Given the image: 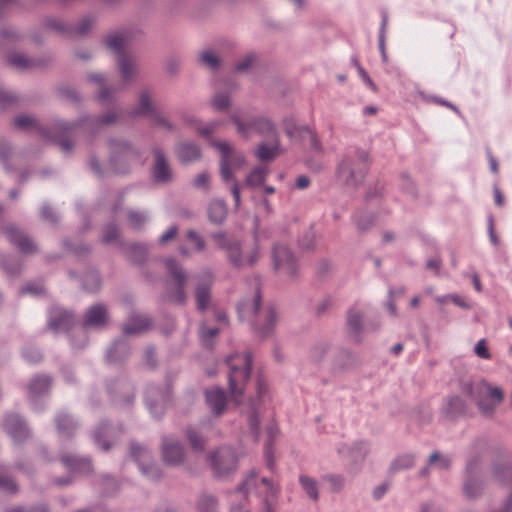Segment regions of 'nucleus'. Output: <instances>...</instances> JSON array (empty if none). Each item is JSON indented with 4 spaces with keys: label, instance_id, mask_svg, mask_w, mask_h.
Returning a JSON list of instances; mask_svg holds the SVG:
<instances>
[{
    "label": "nucleus",
    "instance_id": "obj_49",
    "mask_svg": "<svg viewBox=\"0 0 512 512\" xmlns=\"http://www.w3.org/2000/svg\"><path fill=\"white\" fill-rule=\"evenodd\" d=\"M146 221V217L143 214L135 211H130L128 214V222L132 228H140Z\"/></svg>",
    "mask_w": 512,
    "mask_h": 512
},
{
    "label": "nucleus",
    "instance_id": "obj_56",
    "mask_svg": "<svg viewBox=\"0 0 512 512\" xmlns=\"http://www.w3.org/2000/svg\"><path fill=\"white\" fill-rule=\"evenodd\" d=\"M187 237L190 241H192L198 251H203L205 248V242L201 236H199L195 231L189 230L187 232Z\"/></svg>",
    "mask_w": 512,
    "mask_h": 512
},
{
    "label": "nucleus",
    "instance_id": "obj_17",
    "mask_svg": "<svg viewBox=\"0 0 512 512\" xmlns=\"http://www.w3.org/2000/svg\"><path fill=\"white\" fill-rule=\"evenodd\" d=\"M153 176L159 182H167L172 178L170 166L159 150L154 152Z\"/></svg>",
    "mask_w": 512,
    "mask_h": 512
},
{
    "label": "nucleus",
    "instance_id": "obj_42",
    "mask_svg": "<svg viewBox=\"0 0 512 512\" xmlns=\"http://www.w3.org/2000/svg\"><path fill=\"white\" fill-rule=\"evenodd\" d=\"M413 463L414 459L411 455H402L392 463L391 469L394 471L406 469L411 467Z\"/></svg>",
    "mask_w": 512,
    "mask_h": 512
},
{
    "label": "nucleus",
    "instance_id": "obj_43",
    "mask_svg": "<svg viewBox=\"0 0 512 512\" xmlns=\"http://www.w3.org/2000/svg\"><path fill=\"white\" fill-rule=\"evenodd\" d=\"M218 334L217 328H207L202 326L200 329V339L205 347L211 346V339H213Z\"/></svg>",
    "mask_w": 512,
    "mask_h": 512
},
{
    "label": "nucleus",
    "instance_id": "obj_64",
    "mask_svg": "<svg viewBox=\"0 0 512 512\" xmlns=\"http://www.w3.org/2000/svg\"><path fill=\"white\" fill-rule=\"evenodd\" d=\"M41 217L48 221H55L56 216L53 210L49 206H43L41 208Z\"/></svg>",
    "mask_w": 512,
    "mask_h": 512
},
{
    "label": "nucleus",
    "instance_id": "obj_60",
    "mask_svg": "<svg viewBox=\"0 0 512 512\" xmlns=\"http://www.w3.org/2000/svg\"><path fill=\"white\" fill-rule=\"evenodd\" d=\"M450 301L453 302L456 306H459L464 309H470L471 307L462 296L457 294H451Z\"/></svg>",
    "mask_w": 512,
    "mask_h": 512
},
{
    "label": "nucleus",
    "instance_id": "obj_19",
    "mask_svg": "<svg viewBox=\"0 0 512 512\" xmlns=\"http://www.w3.org/2000/svg\"><path fill=\"white\" fill-rule=\"evenodd\" d=\"M206 402L215 415H221L226 407V395L220 388L208 389L205 392Z\"/></svg>",
    "mask_w": 512,
    "mask_h": 512
},
{
    "label": "nucleus",
    "instance_id": "obj_1",
    "mask_svg": "<svg viewBox=\"0 0 512 512\" xmlns=\"http://www.w3.org/2000/svg\"><path fill=\"white\" fill-rule=\"evenodd\" d=\"M462 394L470 398L484 416L493 415L504 399L503 391L499 387L485 381L464 384Z\"/></svg>",
    "mask_w": 512,
    "mask_h": 512
},
{
    "label": "nucleus",
    "instance_id": "obj_28",
    "mask_svg": "<svg viewBox=\"0 0 512 512\" xmlns=\"http://www.w3.org/2000/svg\"><path fill=\"white\" fill-rule=\"evenodd\" d=\"M149 326L150 320L147 317L137 316L124 326V333L127 335L137 334L147 329Z\"/></svg>",
    "mask_w": 512,
    "mask_h": 512
},
{
    "label": "nucleus",
    "instance_id": "obj_63",
    "mask_svg": "<svg viewBox=\"0 0 512 512\" xmlns=\"http://www.w3.org/2000/svg\"><path fill=\"white\" fill-rule=\"evenodd\" d=\"M440 266L441 260L438 257L429 259L426 263V268L429 270H434L435 274L437 275L439 274Z\"/></svg>",
    "mask_w": 512,
    "mask_h": 512
},
{
    "label": "nucleus",
    "instance_id": "obj_16",
    "mask_svg": "<svg viewBox=\"0 0 512 512\" xmlns=\"http://www.w3.org/2000/svg\"><path fill=\"white\" fill-rule=\"evenodd\" d=\"M131 456L138 462L140 470L151 479L160 476L158 469L154 466H145V461L150 458L149 452L140 445L131 446Z\"/></svg>",
    "mask_w": 512,
    "mask_h": 512
},
{
    "label": "nucleus",
    "instance_id": "obj_21",
    "mask_svg": "<svg viewBox=\"0 0 512 512\" xmlns=\"http://www.w3.org/2000/svg\"><path fill=\"white\" fill-rule=\"evenodd\" d=\"M108 316L106 308L102 305L92 306L86 313L85 326L101 327L107 323Z\"/></svg>",
    "mask_w": 512,
    "mask_h": 512
},
{
    "label": "nucleus",
    "instance_id": "obj_44",
    "mask_svg": "<svg viewBox=\"0 0 512 512\" xmlns=\"http://www.w3.org/2000/svg\"><path fill=\"white\" fill-rule=\"evenodd\" d=\"M14 123L16 127L23 129L37 126L36 120L33 117L27 115L16 117Z\"/></svg>",
    "mask_w": 512,
    "mask_h": 512
},
{
    "label": "nucleus",
    "instance_id": "obj_26",
    "mask_svg": "<svg viewBox=\"0 0 512 512\" xmlns=\"http://www.w3.org/2000/svg\"><path fill=\"white\" fill-rule=\"evenodd\" d=\"M111 149L113 152L111 163L113 165L118 160H130L133 155L131 148L124 142L111 143Z\"/></svg>",
    "mask_w": 512,
    "mask_h": 512
},
{
    "label": "nucleus",
    "instance_id": "obj_33",
    "mask_svg": "<svg viewBox=\"0 0 512 512\" xmlns=\"http://www.w3.org/2000/svg\"><path fill=\"white\" fill-rule=\"evenodd\" d=\"M451 460L448 456L439 452H433L429 457V466H433L439 470H446L450 467Z\"/></svg>",
    "mask_w": 512,
    "mask_h": 512
},
{
    "label": "nucleus",
    "instance_id": "obj_13",
    "mask_svg": "<svg viewBox=\"0 0 512 512\" xmlns=\"http://www.w3.org/2000/svg\"><path fill=\"white\" fill-rule=\"evenodd\" d=\"M166 267L173 277L176 285V291L173 294H169V298L172 301L183 303L185 300L184 284L186 282V276L182 268L172 259L166 261Z\"/></svg>",
    "mask_w": 512,
    "mask_h": 512
},
{
    "label": "nucleus",
    "instance_id": "obj_20",
    "mask_svg": "<svg viewBox=\"0 0 512 512\" xmlns=\"http://www.w3.org/2000/svg\"><path fill=\"white\" fill-rule=\"evenodd\" d=\"M5 427L16 442L22 441L29 435L24 422L17 415H9L5 420Z\"/></svg>",
    "mask_w": 512,
    "mask_h": 512
},
{
    "label": "nucleus",
    "instance_id": "obj_29",
    "mask_svg": "<svg viewBox=\"0 0 512 512\" xmlns=\"http://www.w3.org/2000/svg\"><path fill=\"white\" fill-rule=\"evenodd\" d=\"M269 170L266 167L254 168L246 178V185L255 187L264 183L268 176Z\"/></svg>",
    "mask_w": 512,
    "mask_h": 512
},
{
    "label": "nucleus",
    "instance_id": "obj_34",
    "mask_svg": "<svg viewBox=\"0 0 512 512\" xmlns=\"http://www.w3.org/2000/svg\"><path fill=\"white\" fill-rule=\"evenodd\" d=\"M348 329L353 337L357 338L361 330V315L355 310L348 313Z\"/></svg>",
    "mask_w": 512,
    "mask_h": 512
},
{
    "label": "nucleus",
    "instance_id": "obj_23",
    "mask_svg": "<svg viewBox=\"0 0 512 512\" xmlns=\"http://www.w3.org/2000/svg\"><path fill=\"white\" fill-rule=\"evenodd\" d=\"M62 462L71 472L89 473L92 470L89 460L75 456H63Z\"/></svg>",
    "mask_w": 512,
    "mask_h": 512
},
{
    "label": "nucleus",
    "instance_id": "obj_40",
    "mask_svg": "<svg viewBox=\"0 0 512 512\" xmlns=\"http://www.w3.org/2000/svg\"><path fill=\"white\" fill-rule=\"evenodd\" d=\"M367 453L368 448L364 442L357 443L348 451V454L353 461L363 460Z\"/></svg>",
    "mask_w": 512,
    "mask_h": 512
},
{
    "label": "nucleus",
    "instance_id": "obj_22",
    "mask_svg": "<svg viewBox=\"0 0 512 512\" xmlns=\"http://www.w3.org/2000/svg\"><path fill=\"white\" fill-rule=\"evenodd\" d=\"M469 408L467 403L460 396H452L448 399L445 413L450 418L465 416L468 414Z\"/></svg>",
    "mask_w": 512,
    "mask_h": 512
},
{
    "label": "nucleus",
    "instance_id": "obj_51",
    "mask_svg": "<svg viewBox=\"0 0 512 512\" xmlns=\"http://www.w3.org/2000/svg\"><path fill=\"white\" fill-rule=\"evenodd\" d=\"M115 120H116V115L114 113H109V114L105 115L103 118H101L100 120H90L89 119V120H85L80 125L81 126H92L94 124H96V125L110 124V123H113Z\"/></svg>",
    "mask_w": 512,
    "mask_h": 512
},
{
    "label": "nucleus",
    "instance_id": "obj_53",
    "mask_svg": "<svg viewBox=\"0 0 512 512\" xmlns=\"http://www.w3.org/2000/svg\"><path fill=\"white\" fill-rule=\"evenodd\" d=\"M212 106L216 110H224L229 106V98L224 94H218L212 99Z\"/></svg>",
    "mask_w": 512,
    "mask_h": 512
},
{
    "label": "nucleus",
    "instance_id": "obj_14",
    "mask_svg": "<svg viewBox=\"0 0 512 512\" xmlns=\"http://www.w3.org/2000/svg\"><path fill=\"white\" fill-rule=\"evenodd\" d=\"M138 113L149 115L156 125L165 128H171L170 123L164 117L161 116L159 111L153 105L148 93L146 92L142 93L140 96Z\"/></svg>",
    "mask_w": 512,
    "mask_h": 512
},
{
    "label": "nucleus",
    "instance_id": "obj_5",
    "mask_svg": "<svg viewBox=\"0 0 512 512\" xmlns=\"http://www.w3.org/2000/svg\"><path fill=\"white\" fill-rule=\"evenodd\" d=\"M278 492V487L275 486L269 479H258L257 475L251 474L244 481L242 486L239 487V489L234 493V498L236 500H242L243 498H246L249 494H263L264 503L266 506L265 512H272L271 505Z\"/></svg>",
    "mask_w": 512,
    "mask_h": 512
},
{
    "label": "nucleus",
    "instance_id": "obj_39",
    "mask_svg": "<svg viewBox=\"0 0 512 512\" xmlns=\"http://www.w3.org/2000/svg\"><path fill=\"white\" fill-rule=\"evenodd\" d=\"M197 305L200 310H204L209 302V287L207 285H199L196 290Z\"/></svg>",
    "mask_w": 512,
    "mask_h": 512
},
{
    "label": "nucleus",
    "instance_id": "obj_7",
    "mask_svg": "<svg viewBox=\"0 0 512 512\" xmlns=\"http://www.w3.org/2000/svg\"><path fill=\"white\" fill-rule=\"evenodd\" d=\"M128 37L123 33H113L107 36V47L118 56L122 77L129 81L134 73V63L130 55L126 53Z\"/></svg>",
    "mask_w": 512,
    "mask_h": 512
},
{
    "label": "nucleus",
    "instance_id": "obj_4",
    "mask_svg": "<svg viewBox=\"0 0 512 512\" xmlns=\"http://www.w3.org/2000/svg\"><path fill=\"white\" fill-rule=\"evenodd\" d=\"M368 169V154L364 151L346 156L338 165L337 179L346 185H357Z\"/></svg>",
    "mask_w": 512,
    "mask_h": 512
},
{
    "label": "nucleus",
    "instance_id": "obj_41",
    "mask_svg": "<svg viewBox=\"0 0 512 512\" xmlns=\"http://www.w3.org/2000/svg\"><path fill=\"white\" fill-rule=\"evenodd\" d=\"M200 61L203 65L216 69L220 65L218 57L210 50L204 51L200 56Z\"/></svg>",
    "mask_w": 512,
    "mask_h": 512
},
{
    "label": "nucleus",
    "instance_id": "obj_46",
    "mask_svg": "<svg viewBox=\"0 0 512 512\" xmlns=\"http://www.w3.org/2000/svg\"><path fill=\"white\" fill-rule=\"evenodd\" d=\"M146 253V247L141 244H132L130 246V255L131 258L135 261H142L145 258Z\"/></svg>",
    "mask_w": 512,
    "mask_h": 512
},
{
    "label": "nucleus",
    "instance_id": "obj_59",
    "mask_svg": "<svg viewBox=\"0 0 512 512\" xmlns=\"http://www.w3.org/2000/svg\"><path fill=\"white\" fill-rule=\"evenodd\" d=\"M255 61V56L253 54H249L246 56V58L240 62L237 66H236V70L237 71H245L247 70L249 67H251V65L253 64V62Z\"/></svg>",
    "mask_w": 512,
    "mask_h": 512
},
{
    "label": "nucleus",
    "instance_id": "obj_57",
    "mask_svg": "<svg viewBox=\"0 0 512 512\" xmlns=\"http://www.w3.org/2000/svg\"><path fill=\"white\" fill-rule=\"evenodd\" d=\"M209 174L206 172L198 174L194 179V186L197 188L207 189L209 187Z\"/></svg>",
    "mask_w": 512,
    "mask_h": 512
},
{
    "label": "nucleus",
    "instance_id": "obj_15",
    "mask_svg": "<svg viewBox=\"0 0 512 512\" xmlns=\"http://www.w3.org/2000/svg\"><path fill=\"white\" fill-rule=\"evenodd\" d=\"M6 235L9 241L15 245L22 253L30 254L36 250L34 242L17 228L8 227L6 229Z\"/></svg>",
    "mask_w": 512,
    "mask_h": 512
},
{
    "label": "nucleus",
    "instance_id": "obj_8",
    "mask_svg": "<svg viewBox=\"0 0 512 512\" xmlns=\"http://www.w3.org/2000/svg\"><path fill=\"white\" fill-rule=\"evenodd\" d=\"M214 146L221 153L220 174L225 182L234 181L233 170L239 169L245 165L244 156L235 151L230 144L226 142H216Z\"/></svg>",
    "mask_w": 512,
    "mask_h": 512
},
{
    "label": "nucleus",
    "instance_id": "obj_27",
    "mask_svg": "<svg viewBox=\"0 0 512 512\" xmlns=\"http://www.w3.org/2000/svg\"><path fill=\"white\" fill-rule=\"evenodd\" d=\"M226 214H227V209H226V205L223 201L215 200V201L211 202L209 209H208V215H209V219L212 222L221 223L225 219Z\"/></svg>",
    "mask_w": 512,
    "mask_h": 512
},
{
    "label": "nucleus",
    "instance_id": "obj_11",
    "mask_svg": "<svg viewBox=\"0 0 512 512\" xmlns=\"http://www.w3.org/2000/svg\"><path fill=\"white\" fill-rule=\"evenodd\" d=\"M237 460V455L231 447L220 448L210 457V463L218 475H225L234 470Z\"/></svg>",
    "mask_w": 512,
    "mask_h": 512
},
{
    "label": "nucleus",
    "instance_id": "obj_31",
    "mask_svg": "<svg viewBox=\"0 0 512 512\" xmlns=\"http://www.w3.org/2000/svg\"><path fill=\"white\" fill-rule=\"evenodd\" d=\"M51 385V380L47 376L34 378L29 385V393L32 396L40 395L46 392Z\"/></svg>",
    "mask_w": 512,
    "mask_h": 512
},
{
    "label": "nucleus",
    "instance_id": "obj_35",
    "mask_svg": "<svg viewBox=\"0 0 512 512\" xmlns=\"http://www.w3.org/2000/svg\"><path fill=\"white\" fill-rule=\"evenodd\" d=\"M278 154V143L273 147H269L265 144H261L258 146L256 150V156L258 159L262 161L272 160Z\"/></svg>",
    "mask_w": 512,
    "mask_h": 512
},
{
    "label": "nucleus",
    "instance_id": "obj_54",
    "mask_svg": "<svg viewBox=\"0 0 512 512\" xmlns=\"http://www.w3.org/2000/svg\"><path fill=\"white\" fill-rule=\"evenodd\" d=\"M118 238V228L115 225H109L105 228L103 234V241L105 243H112Z\"/></svg>",
    "mask_w": 512,
    "mask_h": 512
},
{
    "label": "nucleus",
    "instance_id": "obj_58",
    "mask_svg": "<svg viewBox=\"0 0 512 512\" xmlns=\"http://www.w3.org/2000/svg\"><path fill=\"white\" fill-rule=\"evenodd\" d=\"M90 28H91V21L88 19H84L76 27L71 29L70 32L82 35V34H85L86 32H88Z\"/></svg>",
    "mask_w": 512,
    "mask_h": 512
},
{
    "label": "nucleus",
    "instance_id": "obj_62",
    "mask_svg": "<svg viewBox=\"0 0 512 512\" xmlns=\"http://www.w3.org/2000/svg\"><path fill=\"white\" fill-rule=\"evenodd\" d=\"M284 129L289 137L295 136L297 128L294 124L293 119L284 120Z\"/></svg>",
    "mask_w": 512,
    "mask_h": 512
},
{
    "label": "nucleus",
    "instance_id": "obj_18",
    "mask_svg": "<svg viewBox=\"0 0 512 512\" xmlns=\"http://www.w3.org/2000/svg\"><path fill=\"white\" fill-rule=\"evenodd\" d=\"M73 315L60 308H54L50 313L49 325L54 330H67L73 324Z\"/></svg>",
    "mask_w": 512,
    "mask_h": 512
},
{
    "label": "nucleus",
    "instance_id": "obj_38",
    "mask_svg": "<svg viewBox=\"0 0 512 512\" xmlns=\"http://www.w3.org/2000/svg\"><path fill=\"white\" fill-rule=\"evenodd\" d=\"M198 512H218L215 498L203 495L198 503Z\"/></svg>",
    "mask_w": 512,
    "mask_h": 512
},
{
    "label": "nucleus",
    "instance_id": "obj_36",
    "mask_svg": "<svg viewBox=\"0 0 512 512\" xmlns=\"http://www.w3.org/2000/svg\"><path fill=\"white\" fill-rule=\"evenodd\" d=\"M187 437L191 447L195 451H202L204 449L205 440L195 428H189L187 430Z\"/></svg>",
    "mask_w": 512,
    "mask_h": 512
},
{
    "label": "nucleus",
    "instance_id": "obj_45",
    "mask_svg": "<svg viewBox=\"0 0 512 512\" xmlns=\"http://www.w3.org/2000/svg\"><path fill=\"white\" fill-rule=\"evenodd\" d=\"M464 493L468 498H475L480 493V485L470 479L464 484Z\"/></svg>",
    "mask_w": 512,
    "mask_h": 512
},
{
    "label": "nucleus",
    "instance_id": "obj_10",
    "mask_svg": "<svg viewBox=\"0 0 512 512\" xmlns=\"http://www.w3.org/2000/svg\"><path fill=\"white\" fill-rule=\"evenodd\" d=\"M233 121L237 126V132L243 137H249L254 132L275 135L274 125L266 118H256L245 123L238 116H233Z\"/></svg>",
    "mask_w": 512,
    "mask_h": 512
},
{
    "label": "nucleus",
    "instance_id": "obj_30",
    "mask_svg": "<svg viewBox=\"0 0 512 512\" xmlns=\"http://www.w3.org/2000/svg\"><path fill=\"white\" fill-rule=\"evenodd\" d=\"M55 422L56 428L60 434L70 435L76 428V424L73 419L64 413L57 415Z\"/></svg>",
    "mask_w": 512,
    "mask_h": 512
},
{
    "label": "nucleus",
    "instance_id": "obj_52",
    "mask_svg": "<svg viewBox=\"0 0 512 512\" xmlns=\"http://www.w3.org/2000/svg\"><path fill=\"white\" fill-rule=\"evenodd\" d=\"M109 430H110V428L108 426L103 425L94 434L96 443H98L103 450H108L110 447V445L107 442L102 441V434H105V435L108 434Z\"/></svg>",
    "mask_w": 512,
    "mask_h": 512
},
{
    "label": "nucleus",
    "instance_id": "obj_61",
    "mask_svg": "<svg viewBox=\"0 0 512 512\" xmlns=\"http://www.w3.org/2000/svg\"><path fill=\"white\" fill-rule=\"evenodd\" d=\"M44 292L42 285L30 284L23 289V293H31L33 295H40Z\"/></svg>",
    "mask_w": 512,
    "mask_h": 512
},
{
    "label": "nucleus",
    "instance_id": "obj_9",
    "mask_svg": "<svg viewBox=\"0 0 512 512\" xmlns=\"http://www.w3.org/2000/svg\"><path fill=\"white\" fill-rule=\"evenodd\" d=\"M274 269L289 277L297 271V261L285 245H275L272 252Z\"/></svg>",
    "mask_w": 512,
    "mask_h": 512
},
{
    "label": "nucleus",
    "instance_id": "obj_32",
    "mask_svg": "<svg viewBox=\"0 0 512 512\" xmlns=\"http://www.w3.org/2000/svg\"><path fill=\"white\" fill-rule=\"evenodd\" d=\"M299 481H300V484H301L302 488L307 493V495L311 499L317 500L318 497H319V495H318V488H317V482L314 479H312V478H310L308 476H305V475L300 476Z\"/></svg>",
    "mask_w": 512,
    "mask_h": 512
},
{
    "label": "nucleus",
    "instance_id": "obj_3",
    "mask_svg": "<svg viewBox=\"0 0 512 512\" xmlns=\"http://www.w3.org/2000/svg\"><path fill=\"white\" fill-rule=\"evenodd\" d=\"M212 237L219 248L227 251L229 261L236 267L253 265L260 257V250L256 242L251 245L232 243L227 241L223 233H214Z\"/></svg>",
    "mask_w": 512,
    "mask_h": 512
},
{
    "label": "nucleus",
    "instance_id": "obj_55",
    "mask_svg": "<svg viewBox=\"0 0 512 512\" xmlns=\"http://www.w3.org/2000/svg\"><path fill=\"white\" fill-rule=\"evenodd\" d=\"M475 353L482 359H490L491 355L488 351L485 339H481L475 346Z\"/></svg>",
    "mask_w": 512,
    "mask_h": 512
},
{
    "label": "nucleus",
    "instance_id": "obj_50",
    "mask_svg": "<svg viewBox=\"0 0 512 512\" xmlns=\"http://www.w3.org/2000/svg\"><path fill=\"white\" fill-rule=\"evenodd\" d=\"M126 344L122 341L116 342L113 346L108 350L107 359L109 362H115L117 360L116 354L118 352L126 351Z\"/></svg>",
    "mask_w": 512,
    "mask_h": 512
},
{
    "label": "nucleus",
    "instance_id": "obj_47",
    "mask_svg": "<svg viewBox=\"0 0 512 512\" xmlns=\"http://www.w3.org/2000/svg\"><path fill=\"white\" fill-rule=\"evenodd\" d=\"M329 483V488L333 492H338L344 485V479L341 476L329 475L324 478Z\"/></svg>",
    "mask_w": 512,
    "mask_h": 512
},
{
    "label": "nucleus",
    "instance_id": "obj_37",
    "mask_svg": "<svg viewBox=\"0 0 512 512\" xmlns=\"http://www.w3.org/2000/svg\"><path fill=\"white\" fill-rule=\"evenodd\" d=\"M8 62L17 69L31 68L36 65L33 60L28 59L24 55L13 54L8 58Z\"/></svg>",
    "mask_w": 512,
    "mask_h": 512
},
{
    "label": "nucleus",
    "instance_id": "obj_24",
    "mask_svg": "<svg viewBox=\"0 0 512 512\" xmlns=\"http://www.w3.org/2000/svg\"><path fill=\"white\" fill-rule=\"evenodd\" d=\"M178 158L184 162H193L200 158V149L198 146L189 143H182L176 150Z\"/></svg>",
    "mask_w": 512,
    "mask_h": 512
},
{
    "label": "nucleus",
    "instance_id": "obj_2",
    "mask_svg": "<svg viewBox=\"0 0 512 512\" xmlns=\"http://www.w3.org/2000/svg\"><path fill=\"white\" fill-rule=\"evenodd\" d=\"M227 364L230 367L228 377L230 393L233 400L239 404V397L243 394L250 376L251 355L249 353L231 355L227 358Z\"/></svg>",
    "mask_w": 512,
    "mask_h": 512
},
{
    "label": "nucleus",
    "instance_id": "obj_48",
    "mask_svg": "<svg viewBox=\"0 0 512 512\" xmlns=\"http://www.w3.org/2000/svg\"><path fill=\"white\" fill-rule=\"evenodd\" d=\"M0 488L10 493H13L17 490V485L15 482L6 476L2 469H0Z\"/></svg>",
    "mask_w": 512,
    "mask_h": 512
},
{
    "label": "nucleus",
    "instance_id": "obj_25",
    "mask_svg": "<svg viewBox=\"0 0 512 512\" xmlns=\"http://www.w3.org/2000/svg\"><path fill=\"white\" fill-rule=\"evenodd\" d=\"M74 129L75 125H71L65 122H60L57 124V130L60 133L58 144L62 150L69 151L72 148L73 145L67 137L71 135Z\"/></svg>",
    "mask_w": 512,
    "mask_h": 512
},
{
    "label": "nucleus",
    "instance_id": "obj_6",
    "mask_svg": "<svg viewBox=\"0 0 512 512\" xmlns=\"http://www.w3.org/2000/svg\"><path fill=\"white\" fill-rule=\"evenodd\" d=\"M240 317L246 312L255 314L256 320L254 323L256 333L261 337L268 336L272 331L277 321V313L274 307H267L264 310L260 309V295L256 294L253 303L247 306L245 303L238 306Z\"/></svg>",
    "mask_w": 512,
    "mask_h": 512
},
{
    "label": "nucleus",
    "instance_id": "obj_12",
    "mask_svg": "<svg viewBox=\"0 0 512 512\" xmlns=\"http://www.w3.org/2000/svg\"><path fill=\"white\" fill-rule=\"evenodd\" d=\"M162 458L169 466H178L184 462L183 445L173 438H164L162 443Z\"/></svg>",
    "mask_w": 512,
    "mask_h": 512
}]
</instances>
